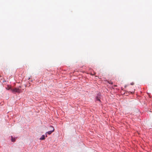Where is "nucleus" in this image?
<instances>
[{
  "mask_svg": "<svg viewBox=\"0 0 152 152\" xmlns=\"http://www.w3.org/2000/svg\"><path fill=\"white\" fill-rule=\"evenodd\" d=\"M20 88L21 87L19 86L17 88L11 89V91L12 92L14 93L15 92L20 93L22 92V91L20 89Z\"/></svg>",
  "mask_w": 152,
  "mask_h": 152,
  "instance_id": "1",
  "label": "nucleus"
},
{
  "mask_svg": "<svg viewBox=\"0 0 152 152\" xmlns=\"http://www.w3.org/2000/svg\"><path fill=\"white\" fill-rule=\"evenodd\" d=\"M50 128H52V130H51L50 131H49L48 132H47L46 133V134H48L49 135L50 134L53 132L54 131V129L53 127L52 126H50Z\"/></svg>",
  "mask_w": 152,
  "mask_h": 152,
  "instance_id": "2",
  "label": "nucleus"
},
{
  "mask_svg": "<svg viewBox=\"0 0 152 152\" xmlns=\"http://www.w3.org/2000/svg\"><path fill=\"white\" fill-rule=\"evenodd\" d=\"M40 140H44L45 139V135H42L41 137L40 138Z\"/></svg>",
  "mask_w": 152,
  "mask_h": 152,
  "instance_id": "3",
  "label": "nucleus"
},
{
  "mask_svg": "<svg viewBox=\"0 0 152 152\" xmlns=\"http://www.w3.org/2000/svg\"><path fill=\"white\" fill-rule=\"evenodd\" d=\"M12 137V139H11L12 141V142H14V141H15V139L13 138V137Z\"/></svg>",
  "mask_w": 152,
  "mask_h": 152,
  "instance_id": "4",
  "label": "nucleus"
},
{
  "mask_svg": "<svg viewBox=\"0 0 152 152\" xmlns=\"http://www.w3.org/2000/svg\"><path fill=\"white\" fill-rule=\"evenodd\" d=\"M96 100L99 101H100V100L97 97V98H96Z\"/></svg>",
  "mask_w": 152,
  "mask_h": 152,
  "instance_id": "5",
  "label": "nucleus"
},
{
  "mask_svg": "<svg viewBox=\"0 0 152 152\" xmlns=\"http://www.w3.org/2000/svg\"><path fill=\"white\" fill-rule=\"evenodd\" d=\"M134 83L133 82H132V83H131V85H133L134 84Z\"/></svg>",
  "mask_w": 152,
  "mask_h": 152,
  "instance_id": "6",
  "label": "nucleus"
},
{
  "mask_svg": "<svg viewBox=\"0 0 152 152\" xmlns=\"http://www.w3.org/2000/svg\"><path fill=\"white\" fill-rule=\"evenodd\" d=\"M10 86H8V88H7V89L8 90H9V89H10Z\"/></svg>",
  "mask_w": 152,
  "mask_h": 152,
  "instance_id": "7",
  "label": "nucleus"
},
{
  "mask_svg": "<svg viewBox=\"0 0 152 152\" xmlns=\"http://www.w3.org/2000/svg\"><path fill=\"white\" fill-rule=\"evenodd\" d=\"M110 84H113V83H109Z\"/></svg>",
  "mask_w": 152,
  "mask_h": 152,
  "instance_id": "8",
  "label": "nucleus"
},
{
  "mask_svg": "<svg viewBox=\"0 0 152 152\" xmlns=\"http://www.w3.org/2000/svg\"><path fill=\"white\" fill-rule=\"evenodd\" d=\"M51 128V129H50L51 130H52V128Z\"/></svg>",
  "mask_w": 152,
  "mask_h": 152,
  "instance_id": "9",
  "label": "nucleus"
}]
</instances>
